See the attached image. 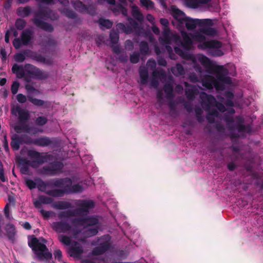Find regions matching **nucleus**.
<instances>
[{
	"mask_svg": "<svg viewBox=\"0 0 263 263\" xmlns=\"http://www.w3.org/2000/svg\"><path fill=\"white\" fill-rule=\"evenodd\" d=\"M201 32L204 34L211 36L215 34L216 30L213 28L208 27L202 28Z\"/></svg>",
	"mask_w": 263,
	"mask_h": 263,
	"instance_id": "09e8293b",
	"label": "nucleus"
},
{
	"mask_svg": "<svg viewBox=\"0 0 263 263\" xmlns=\"http://www.w3.org/2000/svg\"><path fill=\"white\" fill-rule=\"evenodd\" d=\"M68 252L71 256L77 257L83 253V250L82 246L75 242L74 245L69 249Z\"/></svg>",
	"mask_w": 263,
	"mask_h": 263,
	"instance_id": "cd10ccee",
	"label": "nucleus"
},
{
	"mask_svg": "<svg viewBox=\"0 0 263 263\" xmlns=\"http://www.w3.org/2000/svg\"><path fill=\"white\" fill-rule=\"evenodd\" d=\"M165 72L162 69H156L152 72L153 78L151 81V85L155 89H157L159 85L158 77H165Z\"/></svg>",
	"mask_w": 263,
	"mask_h": 263,
	"instance_id": "a211bd4d",
	"label": "nucleus"
},
{
	"mask_svg": "<svg viewBox=\"0 0 263 263\" xmlns=\"http://www.w3.org/2000/svg\"><path fill=\"white\" fill-rule=\"evenodd\" d=\"M140 1L141 5L147 8H152L154 6V3L151 0H140Z\"/></svg>",
	"mask_w": 263,
	"mask_h": 263,
	"instance_id": "e2e57ef3",
	"label": "nucleus"
},
{
	"mask_svg": "<svg viewBox=\"0 0 263 263\" xmlns=\"http://www.w3.org/2000/svg\"><path fill=\"white\" fill-rule=\"evenodd\" d=\"M59 179L60 178H54L46 182L40 179L39 182L36 183L38 190L46 193L47 191H45L47 186L51 188L54 187L59 188V185H58V184L59 183Z\"/></svg>",
	"mask_w": 263,
	"mask_h": 263,
	"instance_id": "dca6fc26",
	"label": "nucleus"
},
{
	"mask_svg": "<svg viewBox=\"0 0 263 263\" xmlns=\"http://www.w3.org/2000/svg\"><path fill=\"white\" fill-rule=\"evenodd\" d=\"M53 171L54 170H53L50 164L44 166L42 169V171L43 174L50 176H53L55 175V172H54Z\"/></svg>",
	"mask_w": 263,
	"mask_h": 263,
	"instance_id": "de8ad7c7",
	"label": "nucleus"
},
{
	"mask_svg": "<svg viewBox=\"0 0 263 263\" xmlns=\"http://www.w3.org/2000/svg\"><path fill=\"white\" fill-rule=\"evenodd\" d=\"M25 67L30 69L27 71L29 74L34 76V78L37 79L44 80L48 77L47 72L41 70L40 68L31 64H27Z\"/></svg>",
	"mask_w": 263,
	"mask_h": 263,
	"instance_id": "ddd939ff",
	"label": "nucleus"
},
{
	"mask_svg": "<svg viewBox=\"0 0 263 263\" xmlns=\"http://www.w3.org/2000/svg\"><path fill=\"white\" fill-rule=\"evenodd\" d=\"M25 185L30 189L33 190L36 188V183L31 179H26L25 180Z\"/></svg>",
	"mask_w": 263,
	"mask_h": 263,
	"instance_id": "4d7b16f0",
	"label": "nucleus"
},
{
	"mask_svg": "<svg viewBox=\"0 0 263 263\" xmlns=\"http://www.w3.org/2000/svg\"><path fill=\"white\" fill-rule=\"evenodd\" d=\"M39 199H40V201L42 202V204H50L53 201V199L52 198L44 195L40 196Z\"/></svg>",
	"mask_w": 263,
	"mask_h": 263,
	"instance_id": "13d9d810",
	"label": "nucleus"
},
{
	"mask_svg": "<svg viewBox=\"0 0 263 263\" xmlns=\"http://www.w3.org/2000/svg\"><path fill=\"white\" fill-rule=\"evenodd\" d=\"M101 29H110L112 26V22L109 20L104 19L100 18L97 22Z\"/></svg>",
	"mask_w": 263,
	"mask_h": 263,
	"instance_id": "58836bf2",
	"label": "nucleus"
},
{
	"mask_svg": "<svg viewBox=\"0 0 263 263\" xmlns=\"http://www.w3.org/2000/svg\"><path fill=\"white\" fill-rule=\"evenodd\" d=\"M110 247V243L108 241L102 242L92 250V254L93 255H102L108 250Z\"/></svg>",
	"mask_w": 263,
	"mask_h": 263,
	"instance_id": "6ab92c4d",
	"label": "nucleus"
},
{
	"mask_svg": "<svg viewBox=\"0 0 263 263\" xmlns=\"http://www.w3.org/2000/svg\"><path fill=\"white\" fill-rule=\"evenodd\" d=\"M139 76L140 78V84L142 85L147 84L148 80V72L145 67L139 68Z\"/></svg>",
	"mask_w": 263,
	"mask_h": 263,
	"instance_id": "c756f323",
	"label": "nucleus"
},
{
	"mask_svg": "<svg viewBox=\"0 0 263 263\" xmlns=\"http://www.w3.org/2000/svg\"><path fill=\"white\" fill-rule=\"evenodd\" d=\"M132 15L138 22H142L143 21V16L139 8L136 5H133L132 7Z\"/></svg>",
	"mask_w": 263,
	"mask_h": 263,
	"instance_id": "72a5a7b5",
	"label": "nucleus"
},
{
	"mask_svg": "<svg viewBox=\"0 0 263 263\" xmlns=\"http://www.w3.org/2000/svg\"><path fill=\"white\" fill-rule=\"evenodd\" d=\"M24 53L27 57H28L38 62L45 64L47 65H51L53 64V60L51 58L46 59L44 55L36 51H33L29 49L24 50Z\"/></svg>",
	"mask_w": 263,
	"mask_h": 263,
	"instance_id": "9d476101",
	"label": "nucleus"
},
{
	"mask_svg": "<svg viewBox=\"0 0 263 263\" xmlns=\"http://www.w3.org/2000/svg\"><path fill=\"white\" fill-rule=\"evenodd\" d=\"M0 180L5 182L8 181L7 177L5 175L4 170L2 162L0 161Z\"/></svg>",
	"mask_w": 263,
	"mask_h": 263,
	"instance_id": "bf43d9fd",
	"label": "nucleus"
},
{
	"mask_svg": "<svg viewBox=\"0 0 263 263\" xmlns=\"http://www.w3.org/2000/svg\"><path fill=\"white\" fill-rule=\"evenodd\" d=\"M199 62L204 67L206 68H213V65L211 61L206 56L202 55L199 58Z\"/></svg>",
	"mask_w": 263,
	"mask_h": 263,
	"instance_id": "79ce46f5",
	"label": "nucleus"
},
{
	"mask_svg": "<svg viewBox=\"0 0 263 263\" xmlns=\"http://www.w3.org/2000/svg\"><path fill=\"white\" fill-rule=\"evenodd\" d=\"M78 216L76 209L68 210L59 212L58 214V218L62 219L65 218H70L73 216Z\"/></svg>",
	"mask_w": 263,
	"mask_h": 263,
	"instance_id": "473e14b6",
	"label": "nucleus"
},
{
	"mask_svg": "<svg viewBox=\"0 0 263 263\" xmlns=\"http://www.w3.org/2000/svg\"><path fill=\"white\" fill-rule=\"evenodd\" d=\"M165 46V49L167 51L168 54H169V57L171 59L175 60L176 59V55L173 52V49L172 47L170 46L171 44H161Z\"/></svg>",
	"mask_w": 263,
	"mask_h": 263,
	"instance_id": "3c124183",
	"label": "nucleus"
},
{
	"mask_svg": "<svg viewBox=\"0 0 263 263\" xmlns=\"http://www.w3.org/2000/svg\"><path fill=\"white\" fill-rule=\"evenodd\" d=\"M52 168L54 170L55 174H58L62 170L64 165L61 161H55L50 163Z\"/></svg>",
	"mask_w": 263,
	"mask_h": 263,
	"instance_id": "4c0bfd02",
	"label": "nucleus"
},
{
	"mask_svg": "<svg viewBox=\"0 0 263 263\" xmlns=\"http://www.w3.org/2000/svg\"><path fill=\"white\" fill-rule=\"evenodd\" d=\"M214 70L216 73V78H214L213 87L217 90H223L225 88L224 84H231L232 83L231 78L227 76L228 71L222 66H215L214 67Z\"/></svg>",
	"mask_w": 263,
	"mask_h": 263,
	"instance_id": "39448f33",
	"label": "nucleus"
},
{
	"mask_svg": "<svg viewBox=\"0 0 263 263\" xmlns=\"http://www.w3.org/2000/svg\"><path fill=\"white\" fill-rule=\"evenodd\" d=\"M23 138L16 134L13 135L11 137V146L13 150L17 151L20 148V145L22 143Z\"/></svg>",
	"mask_w": 263,
	"mask_h": 263,
	"instance_id": "bb28decb",
	"label": "nucleus"
},
{
	"mask_svg": "<svg viewBox=\"0 0 263 263\" xmlns=\"http://www.w3.org/2000/svg\"><path fill=\"white\" fill-rule=\"evenodd\" d=\"M130 62L132 64H137L140 60V53L138 52H134L130 55Z\"/></svg>",
	"mask_w": 263,
	"mask_h": 263,
	"instance_id": "864d4df0",
	"label": "nucleus"
},
{
	"mask_svg": "<svg viewBox=\"0 0 263 263\" xmlns=\"http://www.w3.org/2000/svg\"><path fill=\"white\" fill-rule=\"evenodd\" d=\"M28 156L31 159H33V162L38 164H42L50 159L51 155L47 153L38 152L35 150H29Z\"/></svg>",
	"mask_w": 263,
	"mask_h": 263,
	"instance_id": "1a4fd4ad",
	"label": "nucleus"
},
{
	"mask_svg": "<svg viewBox=\"0 0 263 263\" xmlns=\"http://www.w3.org/2000/svg\"><path fill=\"white\" fill-rule=\"evenodd\" d=\"M25 56L26 55L25 54L24 51L23 52L17 53L14 55V60L16 62L22 63L25 60Z\"/></svg>",
	"mask_w": 263,
	"mask_h": 263,
	"instance_id": "603ef678",
	"label": "nucleus"
},
{
	"mask_svg": "<svg viewBox=\"0 0 263 263\" xmlns=\"http://www.w3.org/2000/svg\"><path fill=\"white\" fill-rule=\"evenodd\" d=\"M52 229L57 233H66L71 230V226L68 222L60 221L53 222L51 224Z\"/></svg>",
	"mask_w": 263,
	"mask_h": 263,
	"instance_id": "2eb2a0df",
	"label": "nucleus"
},
{
	"mask_svg": "<svg viewBox=\"0 0 263 263\" xmlns=\"http://www.w3.org/2000/svg\"><path fill=\"white\" fill-rule=\"evenodd\" d=\"M17 15L22 17H26L29 16L31 13V8L30 6L20 7L16 10Z\"/></svg>",
	"mask_w": 263,
	"mask_h": 263,
	"instance_id": "7c9ffc66",
	"label": "nucleus"
},
{
	"mask_svg": "<svg viewBox=\"0 0 263 263\" xmlns=\"http://www.w3.org/2000/svg\"><path fill=\"white\" fill-rule=\"evenodd\" d=\"M110 43L112 45L117 44L118 43L119 39V34L115 32H112L110 33Z\"/></svg>",
	"mask_w": 263,
	"mask_h": 263,
	"instance_id": "5fc2aeb1",
	"label": "nucleus"
},
{
	"mask_svg": "<svg viewBox=\"0 0 263 263\" xmlns=\"http://www.w3.org/2000/svg\"><path fill=\"white\" fill-rule=\"evenodd\" d=\"M12 72L16 74L18 78H23L25 76V71L23 65L14 64L12 67Z\"/></svg>",
	"mask_w": 263,
	"mask_h": 263,
	"instance_id": "2f4dec72",
	"label": "nucleus"
},
{
	"mask_svg": "<svg viewBox=\"0 0 263 263\" xmlns=\"http://www.w3.org/2000/svg\"><path fill=\"white\" fill-rule=\"evenodd\" d=\"M157 62L159 65L165 67L167 65V62L165 59L160 56H159L157 58Z\"/></svg>",
	"mask_w": 263,
	"mask_h": 263,
	"instance_id": "774afa93",
	"label": "nucleus"
},
{
	"mask_svg": "<svg viewBox=\"0 0 263 263\" xmlns=\"http://www.w3.org/2000/svg\"><path fill=\"white\" fill-rule=\"evenodd\" d=\"M19 87V82L17 81H14L13 82L11 87V92L13 95H15L17 92Z\"/></svg>",
	"mask_w": 263,
	"mask_h": 263,
	"instance_id": "0e129e2a",
	"label": "nucleus"
},
{
	"mask_svg": "<svg viewBox=\"0 0 263 263\" xmlns=\"http://www.w3.org/2000/svg\"><path fill=\"white\" fill-rule=\"evenodd\" d=\"M73 8L78 12L87 13L93 16L96 13V10L92 5H86L80 0H73L71 2Z\"/></svg>",
	"mask_w": 263,
	"mask_h": 263,
	"instance_id": "6e6552de",
	"label": "nucleus"
},
{
	"mask_svg": "<svg viewBox=\"0 0 263 263\" xmlns=\"http://www.w3.org/2000/svg\"><path fill=\"white\" fill-rule=\"evenodd\" d=\"M28 100L33 105L36 106H44L45 108L49 107L51 106V102L36 99L32 97H28Z\"/></svg>",
	"mask_w": 263,
	"mask_h": 263,
	"instance_id": "a878e982",
	"label": "nucleus"
},
{
	"mask_svg": "<svg viewBox=\"0 0 263 263\" xmlns=\"http://www.w3.org/2000/svg\"><path fill=\"white\" fill-rule=\"evenodd\" d=\"M62 12L66 17L69 18L76 19L77 17V13L71 9L64 8L62 10Z\"/></svg>",
	"mask_w": 263,
	"mask_h": 263,
	"instance_id": "c03bdc74",
	"label": "nucleus"
},
{
	"mask_svg": "<svg viewBox=\"0 0 263 263\" xmlns=\"http://www.w3.org/2000/svg\"><path fill=\"white\" fill-rule=\"evenodd\" d=\"M34 31L27 28L22 31L20 37H16L12 41V44L16 49H20L22 46L30 45L33 40Z\"/></svg>",
	"mask_w": 263,
	"mask_h": 263,
	"instance_id": "423d86ee",
	"label": "nucleus"
},
{
	"mask_svg": "<svg viewBox=\"0 0 263 263\" xmlns=\"http://www.w3.org/2000/svg\"><path fill=\"white\" fill-rule=\"evenodd\" d=\"M58 15L50 9H43L39 10L34 14L32 22L34 25L45 31L52 32L54 28L50 24L44 22L41 18H48L54 20L58 19Z\"/></svg>",
	"mask_w": 263,
	"mask_h": 263,
	"instance_id": "7ed1b4c3",
	"label": "nucleus"
},
{
	"mask_svg": "<svg viewBox=\"0 0 263 263\" xmlns=\"http://www.w3.org/2000/svg\"><path fill=\"white\" fill-rule=\"evenodd\" d=\"M32 143L39 146L45 147L50 145L52 141L49 137L44 136L33 139Z\"/></svg>",
	"mask_w": 263,
	"mask_h": 263,
	"instance_id": "4be33fe9",
	"label": "nucleus"
},
{
	"mask_svg": "<svg viewBox=\"0 0 263 263\" xmlns=\"http://www.w3.org/2000/svg\"><path fill=\"white\" fill-rule=\"evenodd\" d=\"M163 90L166 93V98L167 100L174 99L175 97L174 94V87L171 83H166L163 86Z\"/></svg>",
	"mask_w": 263,
	"mask_h": 263,
	"instance_id": "393cba45",
	"label": "nucleus"
},
{
	"mask_svg": "<svg viewBox=\"0 0 263 263\" xmlns=\"http://www.w3.org/2000/svg\"><path fill=\"white\" fill-rule=\"evenodd\" d=\"M48 121L47 118L44 116L37 117L35 121V124L38 126H43L45 125Z\"/></svg>",
	"mask_w": 263,
	"mask_h": 263,
	"instance_id": "6e6d98bb",
	"label": "nucleus"
},
{
	"mask_svg": "<svg viewBox=\"0 0 263 263\" xmlns=\"http://www.w3.org/2000/svg\"><path fill=\"white\" fill-rule=\"evenodd\" d=\"M214 78L212 76H206L201 81L202 85L208 89H212L213 88Z\"/></svg>",
	"mask_w": 263,
	"mask_h": 263,
	"instance_id": "f704fd0d",
	"label": "nucleus"
},
{
	"mask_svg": "<svg viewBox=\"0 0 263 263\" xmlns=\"http://www.w3.org/2000/svg\"><path fill=\"white\" fill-rule=\"evenodd\" d=\"M26 24L27 22L24 19L22 18H18L15 21V27L18 30H23L26 26Z\"/></svg>",
	"mask_w": 263,
	"mask_h": 263,
	"instance_id": "a19ab883",
	"label": "nucleus"
},
{
	"mask_svg": "<svg viewBox=\"0 0 263 263\" xmlns=\"http://www.w3.org/2000/svg\"><path fill=\"white\" fill-rule=\"evenodd\" d=\"M196 94V89L195 88L187 89L185 91V95L187 99L191 101L195 99Z\"/></svg>",
	"mask_w": 263,
	"mask_h": 263,
	"instance_id": "a18cd8bd",
	"label": "nucleus"
},
{
	"mask_svg": "<svg viewBox=\"0 0 263 263\" xmlns=\"http://www.w3.org/2000/svg\"><path fill=\"white\" fill-rule=\"evenodd\" d=\"M171 14L177 21L179 27H183V23L187 17L184 12L176 6L172 5L170 8Z\"/></svg>",
	"mask_w": 263,
	"mask_h": 263,
	"instance_id": "f8f14e48",
	"label": "nucleus"
},
{
	"mask_svg": "<svg viewBox=\"0 0 263 263\" xmlns=\"http://www.w3.org/2000/svg\"><path fill=\"white\" fill-rule=\"evenodd\" d=\"M182 39L178 35H175L174 40L176 43H179L185 50H189L192 45L193 41L190 35L185 31L181 32Z\"/></svg>",
	"mask_w": 263,
	"mask_h": 263,
	"instance_id": "4468645a",
	"label": "nucleus"
},
{
	"mask_svg": "<svg viewBox=\"0 0 263 263\" xmlns=\"http://www.w3.org/2000/svg\"><path fill=\"white\" fill-rule=\"evenodd\" d=\"M6 235L8 239L12 242L14 243L15 241V236L17 234V231L15 226L11 223H7L5 227Z\"/></svg>",
	"mask_w": 263,
	"mask_h": 263,
	"instance_id": "f3484780",
	"label": "nucleus"
},
{
	"mask_svg": "<svg viewBox=\"0 0 263 263\" xmlns=\"http://www.w3.org/2000/svg\"><path fill=\"white\" fill-rule=\"evenodd\" d=\"M98 233V228H89L85 232L86 235H87L89 237L95 236Z\"/></svg>",
	"mask_w": 263,
	"mask_h": 263,
	"instance_id": "052dcab7",
	"label": "nucleus"
},
{
	"mask_svg": "<svg viewBox=\"0 0 263 263\" xmlns=\"http://www.w3.org/2000/svg\"><path fill=\"white\" fill-rule=\"evenodd\" d=\"M195 37L197 41L201 42L197 46L199 49L203 50L206 49H218L222 46L221 43L218 41L212 40L205 41V36L199 33L196 34Z\"/></svg>",
	"mask_w": 263,
	"mask_h": 263,
	"instance_id": "0eeeda50",
	"label": "nucleus"
},
{
	"mask_svg": "<svg viewBox=\"0 0 263 263\" xmlns=\"http://www.w3.org/2000/svg\"><path fill=\"white\" fill-rule=\"evenodd\" d=\"M98 222V219L96 217L88 216L84 218L85 226H92L97 224Z\"/></svg>",
	"mask_w": 263,
	"mask_h": 263,
	"instance_id": "37998d69",
	"label": "nucleus"
},
{
	"mask_svg": "<svg viewBox=\"0 0 263 263\" xmlns=\"http://www.w3.org/2000/svg\"><path fill=\"white\" fill-rule=\"evenodd\" d=\"M76 204L79 206L76 209V211L78 215H81L84 213L87 214L89 209H91L95 206V202L91 200H79Z\"/></svg>",
	"mask_w": 263,
	"mask_h": 263,
	"instance_id": "9b49d317",
	"label": "nucleus"
},
{
	"mask_svg": "<svg viewBox=\"0 0 263 263\" xmlns=\"http://www.w3.org/2000/svg\"><path fill=\"white\" fill-rule=\"evenodd\" d=\"M105 1L110 5H116L115 7L111 9L115 15H118L120 13H121L123 15L127 16L128 25H125L123 23H119L116 25L117 30L124 32L126 34H130L133 32V29H139L138 23L132 17L127 16L128 10L126 8L123 6L121 4H116L115 0H105Z\"/></svg>",
	"mask_w": 263,
	"mask_h": 263,
	"instance_id": "f03ea898",
	"label": "nucleus"
},
{
	"mask_svg": "<svg viewBox=\"0 0 263 263\" xmlns=\"http://www.w3.org/2000/svg\"><path fill=\"white\" fill-rule=\"evenodd\" d=\"M171 70L172 73L177 77L182 76L185 73L183 66L180 63H177L175 67L172 68Z\"/></svg>",
	"mask_w": 263,
	"mask_h": 263,
	"instance_id": "e433bc0d",
	"label": "nucleus"
},
{
	"mask_svg": "<svg viewBox=\"0 0 263 263\" xmlns=\"http://www.w3.org/2000/svg\"><path fill=\"white\" fill-rule=\"evenodd\" d=\"M139 49L141 54H147L149 50L148 43L145 41H141L139 44Z\"/></svg>",
	"mask_w": 263,
	"mask_h": 263,
	"instance_id": "ea45409f",
	"label": "nucleus"
},
{
	"mask_svg": "<svg viewBox=\"0 0 263 263\" xmlns=\"http://www.w3.org/2000/svg\"><path fill=\"white\" fill-rule=\"evenodd\" d=\"M203 95L204 96L202 97V105L203 106L205 105L206 106V109L208 110L211 106H215L217 101L213 96L208 95L206 93H203Z\"/></svg>",
	"mask_w": 263,
	"mask_h": 263,
	"instance_id": "aec40b11",
	"label": "nucleus"
},
{
	"mask_svg": "<svg viewBox=\"0 0 263 263\" xmlns=\"http://www.w3.org/2000/svg\"><path fill=\"white\" fill-rule=\"evenodd\" d=\"M200 23L199 19H193L190 17H186L183 23L188 30H192L196 28L197 26Z\"/></svg>",
	"mask_w": 263,
	"mask_h": 263,
	"instance_id": "b1692460",
	"label": "nucleus"
},
{
	"mask_svg": "<svg viewBox=\"0 0 263 263\" xmlns=\"http://www.w3.org/2000/svg\"><path fill=\"white\" fill-rule=\"evenodd\" d=\"M28 243L39 260L48 262L52 259V254L46 245L41 243L34 235L31 236Z\"/></svg>",
	"mask_w": 263,
	"mask_h": 263,
	"instance_id": "20e7f679",
	"label": "nucleus"
},
{
	"mask_svg": "<svg viewBox=\"0 0 263 263\" xmlns=\"http://www.w3.org/2000/svg\"><path fill=\"white\" fill-rule=\"evenodd\" d=\"M59 240L63 244L66 246H70L71 243V238L67 236L60 235L59 236Z\"/></svg>",
	"mask_w": 263,
	"mask_h": 263,
	"instance_id": "49530a36",
	"label": "nucleus"
},
{
	"mask_svg": "<svg viewBox=\"0 0 263 263\" xmlns=\"http://www.w3.org/2000/svg\"><path fill=\"white\" fill-rule=\"evenodd\" d=\"M162 36L159 39L161 44H171L172 37L171 35V30L169 27H163L162 33Z\"/></svg>",
	"mask_w": 263,
	"mask_h": 263,
	"instance_id": "412c9836",
	"label": "nucleus"
},
{
	"mask_svg": "<svg viewBox=\"0 0 263 263\" xmlns=\"http://www.w3.org/2000/svg\"><path fill=\"white\" fill-rule=\"evenodd\" d=\"M238 122L235 124V127L237 130L241 132L250 133L251 132V127L250 125L247 126L243 124V119L240 117H237L236 118Z\"/></svg>",
	"mask_w": 263,
	"mask_h": 263,
	"instance_id": "5701e85b",
	"label": "nucleus"
},
{
	"mask_svg": "<svg viewBox=\"0 0 263 263\" xmlns=\"http://www.w3.org/2000/svg\"><path fill=\"white\" fill-rule=\"evenodd\" d=\"M71 223L75 227L84 226V218H75L71 220Z\"/></svg>",
	"mask_w": 263,
	"mask_h": 263,
	"instance_id": "8fccbe9b",
	"label": "nucleus"
},
{
	"mask_svg": "<svg viewBox=\"0 0 263 263\" xmlns=\"http://www.w3.org/2000/svg\"><path fill=\"white\" fill-rule=\"evenodd\" d=\"M20 124L22 127V131H24L25 133H29L31 127H30L28 124H26V122H20Z\"/></svg>",
	"mask_w": 263,
	"mask_h": 263,
	"instance_id": "338daca9",
	"label": "nucleus"
},
{
	"mask_svg": "<svg viewBox=\"0 0 263 263\" xmlns=\"http://www.w3.org/2000/svg\"><path fill=\"white\" fill-rule=\"evenodd\" d=\"M118 60L122 63H126L128 61V57L125 52H121L118 54Z\"/></svg>",
	"mask_w": 263,
	"mask_h": 263,
	"instance_id": "680f3d73",
	"label": "nucleus"
},
{
	"mask_svg": "<svg viewBox=\"0 0 263 263\" xmlns=\"http://www.w3.org/2000/svg\"><path fill=\"white\" fill-rule=\"evenodd\" d=\"M52 207L57 210H66L72 208V205L68 201H58L53 204Z\"/></svg>",
	"mask_w": 263,
	"mask_h": 263,
	"instance_id": "c85d7f7f",
	"label": "nucleus"
},
{
	"mask_svg": "<svg viewBox=\"0 0 263 263\" xmlns=\"http://www.w3.org/2000/svg\"><path fill=\"white\" fill-rule=\"evenodd\" d=\"M17 113L20 122H26L30 118V115L27 110L17 108Z\"/></svg>",
	"mask_w": 263,
	"mask_h": 263,
	"instance_id": "c9c22d12",
	"label": "nucleus"
},
{
	"mask_svg": "<svg viewBox=\"0 0 263 263\" xmlns=\"http://www.w3.org/2000/svg\"><path fill=\"white\" fill-rule=\"evenodd\" d=\"M59 189L47 190L46 194L53 197H61L65 195L81 193L83 187L79 183L72 184V180L69 177L59 179Z\"/></svg>",
	"mask_w": 263,
	"mask_h": 263,
	"instance_id": "f257e3e1",
	"label": "nucleus"
},
{
	"mask_svg": "<svg viewBox=\"0 0 263 263\" xmlns=\"http://www.w3.org/2000/svg\"><path fill=\"white\" fill-rule=\"evenodd\" d=\"M224 119L227 124L229 125L230 129L231 130L233 129V126L230 125V124H232L234 122L233 118L229 116H226L224 117Z\"/></svg>",
	"mask_w": 263,
	"mask_h": 263,
	"instance_id": "69168bd1",
	"label": "nucleus"
}]
</instances>
